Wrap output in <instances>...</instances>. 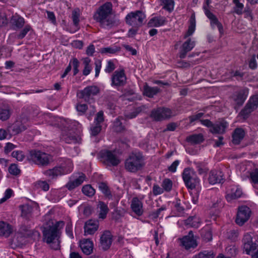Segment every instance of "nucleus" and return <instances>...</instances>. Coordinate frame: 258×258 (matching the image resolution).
<instances>
[{"label":"nucleus","mask_w":258,"mask_h":258,"mask_svg":"<svg viewBox=\"0 0 258 258\" xmlns=\"http://www.w3.org/2000/svg\"><path fill=\"white\" fill-rule=\"evenodd\" d=\"M239 235V232L237 230H230L226 233V237L227 239L231 241H235Z\"/></svg>","instance_id":"8fccbe9b"},{"label":"nucleus","mask_w":258,"mask_h":258,"mask_svg":"<svg viewBox=\"0 0 258 258\" xmlns=\"http://www.w3.org/2000/svg\"><path fill=\"white\" fill-rule=\"evenodd\" d=\"M80 13L78 10H75L73 11L72 19L73 23L76 27H78L80 22L79 20Z\"/></svg>","instance_id":"864d4df0"},{"label":"nucleus","mask_w":258,"mask_h":258,"mask_svg":"<svg viewBox=\"0 0 258 258\" xmlns=\"http://www.w3.org/2000/svg\"><path fill=\"white\" fill-rule=\"evenodd\" d=\"M82 191L85 195L88 197H92L95 193V189L90 185L83 186Z\"/></svg>","instance_id":"a18cd8bd"},{"label":"nucleus","mask_w":258,"mask_h":258,"mask_svg":"<svg viewBox=\"0 0 258 258\" xmlns=\"http://www.w3.org/2000/svg\"><path fill=\"white\" fill-rule=\"evenodd\" d=\"M85 174L82 173L78 178H76L74 180L69 181L66 185V186L69 190L73 189L81 185L85 180Z\"/></svg>","instance_id":"f704fd0d"},{"label":"nucleus","mask_w":258,"mask_h":258,"mask_svg":"<svg viewBox=\"0 0 258 258\" xmlns=\"http://www.w3.org/2000/svg\"><path fill=\"white\" fill-rule=\"evenodd\" d=\"M131 208L133 212L138 216H141L143 214L144 210L143 203L137 197L133 198L131 201Z\"/></svg>","instance_id":"412c9836"},{"label":"nucleus","mask_w":258,"mask_h":258,"mask_svg":"<svg viewBox=\"0 0 258 258\" xmlns=\"http://www.w3.org/2000/svg\"><path fill=\"white\" fill-rule=\"evenodd\" d=\"M179 245L186 250L195 248L198 246L196 237L194 236L192 231L188 232V234L178 238Z\"/></svg>","instance_id":"9b49d317"},{"label":"nucleus","mask_w":258,"mask_h":258,"mask_svg":"<svg viewBox=\"0 0 258 258\" xmlns=\"http://www.w3.org/2000/svg\"><path fill=\"white\" fill-rule=\"evenodd\" d=\"M25 22L24 19L17 13L13 15L10 20V23L14 30L22 28L24 25Z\"/></svg>","instance_id":"b1692460"},{"label":"nucleus","mask_w":258,"mask_h":258,"mask_svg":"<svg viewBox=\"0 0 258 258\" xmlns=\"http://www.w3.org/2000/svg\"><path fill=\"white\" fill-rule=\"evenodd\" d=\"M248 179L254 188H257L258 185V169L249 173Z\"/></svg>","instance_id":"e433bc0d"},{"label":"nucleus","mask_w":258,"mask_h":258,"mask_svg":"<svg viewBox=\"0 0 258 258\" xmlns=\"http://www.w3.org/2000/svg\"><path fill=\"white\" fill-rule=\"evenodd\" d=\"M80 246L84 254L90 255L93 252V242L92 240L84 239L80 241Z\"/></svg>","instance_id":"393cba45"},{"label":"nucleus","mask_w":258,"mask_h":258,"mask_svg":"<svg viewBox=\"0 0 258 258\" xmlns=\"http://www.w3.org/2000/svg\"><path fill=\"white\" fill-rule=\"evenodd\" d=\"M228 126V122L222 120L213 124L212 127L210 128V132L213 134H223L225 132Z\"/></svg>","instance_id":"5701e85b"},{"label":"nucleus","mask_w":258,"mask_h":258,"mask_svg":"<svg viewBox=\"0 0 258 258\" xmlns=\"http://www.w3.org/2000/svg\"><path fill=\"white\" fill-rule=\"evenodd\" d=\"M98 92L99 89L97 87L91 86L86 87L84 90L81 91L78 95L80 98L84 99L86 101H88L91 96L96 95Z\"/></svg>","instance_id":"f3484780"},{"label":"nucleus","mask_w":258,"mask_h":258,"mask_svg":"<svg viewBox=\"0 0 258 258\" xmlns=\"http://www.w3.org/2000/svg\"><path fill=\"white\" fill-rule=\"evenodd\" d=\"M114 130L117 132H121L124 130V127L118 118H117L114 121Z\"/></svg>","instance_id":"0e129e2a"},{"label":"nucleus","mask_w":258,"mask_h":258,"mask_svg":"<svg viewBox=\"0 0 258 258\" xmlns=\"http://www.w3.org/2000/svg\"><path fill=\"white\" fill-rule=\"evenodd\" d=\"M126 76L123 70L115 71L111 77V86L120 87L123 86L126 82Z\"/></svg>","instance_id":"2eb2a0df"},{"label":"nucleus","mask_w":258,"mask_h":258,"mask_svg":"<svg viewBox=\"0 0 258 258\" xmlns=\"http://www.w3.org/2000/svg\"><path fill=\"white\" fill-rule=\"evenodd\" d=\"M215 255L212 250H204L193 256L192 258H214Z\"/></svg>","instance_id":"37998d69"},{"label":"nucleus","mask_w":258,"mask_h":258,"mask_svg":"<svg viewBox=\"0 0 258 258\" xmlns=\"http://www.w3.org/2000/svg\"><path fill=\"white\" fill-rule=\"evenodd\" d=\"M245 133L242 128H236L232 135V142L234 144H239L243 139Z\"/></svg>","instance_id":"c9c22d12"},{"label":"nucleus","mask_w":258,"mask_h":258,"mask_svg":"<svg viewBox=\"0 0 258 258\" xmlns=\"http://www.w3.org/2000/svg\"><path fill=\"white\" fill-rule=\"evenodd\" d=\"M251 210L246 206L239 207L235 219L236 223L239 226H242L249 219L251 215Z\"/></svg>","instance_id":"f8f14e48"},{"label":"nucleus","mask_w":258,"mask_h":258,"mask_svg":"<svg viewBox=\"0 0 258 258\" xmlns=\"http://www.w3.org/2000/svg\"><path fill=\"white\" fill-rule=\"evenodd\" d=\"M201 223V220L197 216H190L184 220V224L187 227L198 228Z\"/></svg>","instance_id":"72a5a7b5"},{"label":"nucleus","mask_w":258,"mask_h":258,"mask_svg":"<svg viewBox=\"0 0 258 258\" xmlns=\"http://www.w3.org/2000/svg\"><path fill=\"white\" fill-rule=\"evenodd\" d=\"M144 160L141 152H133L125 160L124 168L128 172L136 173L144 167L145 165Z\"/></svg>","instance_id":"20e7f679"},{"label":"nucleus","mask_w":258,"mask_h":258,"mask_svg":"<svg viewBox=\"0 0 258 258\" xmlns=\"http://www.w3.org/2000/svg\"><path fill=\"white\" fill-rule=\"evenodd\" d=\"M247 96V91L245 89H241L236 92L232 98L238 105H241L245 101Z\"/></svg>","instance_id":"a878e982"},{"label":"nucleus","mask_w":258,"mask_h":258,"mask_svg":"<svg viewBox=\"0 0 258 258\" xmlns=\"http://www.w3.org/2000/svg\"><path fill=\"white\" fill-rule=\"evenodd\" d=\"M208 19L210 20V25L213 29H214L216 26L221 35L223 33V28L222 24L219 21L217 17L213 13L207 16Z\"/></svg>","instance_id":"473e14b6"},{"label":"nucleus","mask_w":258,"mask_h":258,"mask_svg":"<svg viewBox=\"0 0 258 258\" xmlns=\"http://www.w3.org/2000/svg\"><path fill=\"white\" fill-rule=\"evenodd\" d=\"M166 22V19L164 17H154L149 21L148 26L149 27H158L165 25Z\"/></svg>","instance_id":"c756f323"},{"label":"nucleus","mask_w":258,"mask_h":258,"mask_svg":"<svg viewBox=\"0 0 258 258\" xmlns=\"http://www.w3.org/2000/svg\"><path fill=\"white\" fill-rule=\"evenodd\" d=\"M243 249L246 253L251 255V258H258V249L256 238H252L249 234L244 235L242 240Z\"/></svg>","instance_id":"423d86ee"},{"label":"nucleus","mask_w":258,"mask_h":258,"mask_svg":"<svg viewBox=\"0 0 258 258\" xmlns=\"http://www.w3.org/2000/svg\"><path fill=\"white\" fill-rule=\"evenodd\" d=\"M112 235L110 231H105L101 235L99 246L103 250H108L112 242Z\"/></svg>","instance_id":"dca6fc26"},{"label":"nucleus","mask_w":258,"mask_h":258,"mask_svg":"<svg viewBox=\"0 0 258 258\" xmlns=\"http://www.w3.org/2000/svg\"><path fill=\"white\" fill-rule=\"evenodd\" d=\"M177 114L176 111L168 108H158L152 110L151 116L155 120L160 121L168 119Z\"/></svg>","instance_id":"9d476101"},{"label":"nucleus","mask_w":258,"mask_h":258,"mask_svg":"<svg viewBox=\"0 0 258 258\" xmlns=\"http://www.w3.org/2000/svg\"><path fill=\"white\" fill-rule=\"evenodd\" d=\"M70 64H71V66H72L73 68L74 76L76 75L79 71L78 68L80 62L79 60L76 58H73L70 60Z\"/></svg>","instance_id":"603ef678"},{"label":"nucleus","mask_w":258,"mask_h":258,"mask_svg":"<svg viewBox=\"0 0 258 258\" xmlns=\"http://www.w3.org/2000/svg\"><path fill=\"white\" fill-rule=\"evenodd\" d=\"M160 92L158 87H151L146 83L143 87V94L149 98H153Z\"/></svg>","instance_id":"cd10ccee"},{"label":"nucleus","mask_w":258,"mask_h":258,"mask_svg":"<svg viewBox=\"0 0 258 258\" xmlns=\"http://www.w3.org/2000/svg\"><path fill=\"white\" fill-rule=\"evenodd\" d=\"M11 115L9 108H0V120L5 121L9 118Z\"/></svg>","instance_id":"09e8293b"},{"label":"nucleus","mask_w":258,"mask_h":258,"mask_svg":"<svg viewBox=\"0 0 258 258\" xmlns=\"http://www.w3.org/2000/svg\"><path fill=\"white\" fill-rule=\"evenodd\" d=\"M196 42L191 38H188L182 45L180 49L179 57L184 58L188 52L191 51L195 46Z\"/></svg>","instance_id":"aec40b11"},{"label":"nucleus","mask_w":258,"mask_h":258,"mask_svg":"<svg viewBox=\"0 0 258 258\" xmlns=\"http://www.w3.org/2000/svg\"><path fill=\"white\" fill-rule=\"evenodd\" d=\"M146 15L141 11H136L129 13L125 18V23L134 28L141 27L146 19Z\"/></svg>","instance_id":"0eeeda50"},{"label":"nucleus","mask_w":258,"mask_h":258,"mask_svg":"<svg viewBox=\"0 0 258 258\" xmlns=\"http://www.w3.org/2000/svg\"><path fill=\"white\" fill-rule=\"evenodd\" d=\"M98 187L106 198L108 199H111L112 198L111 191L106 183L104 182L99 183Z\"/></svg>","instance_id":"58836bf2"},{"label":"nucleus","mask_w":258,"mask_h":258,"mask_svg":"<svg viewBox=\"0 0 258 258\" xmlns=\"http://www.w3.org/2000/svg\"><path fill=\"white\" fill-rule=\"evenodd\" d=\"M99 221L97 220L90 219L87 220L84 225V235H92L98 229Z\"/></svg>","instance_id":"a211bd4d"},{"label":"nucleus","mask_w":258,"mask_h":258,"mask_svg":"<svg viewBox=\"0 0 258 258\" xmlns=\"http://www.w3.org/2000/svg\"><path fill=\"white\" fill-rule=\"evenodd\" d=\"M115 69V66L113 62L109 60L107 61V64L104 70L105 72L107 73H110L112 72Z\"/></svg>","instance_id":"052dcab7"},{"label":"nucleus","mask_w":258,"mask_h":258,"mask_svg":"<svg viewBox=\"0 0 258 258\" xmlns=\"http://www.w3.org/2000/svg\"><path fill=\"white\" fill-rule=\"evenodd\" d=\"M21 211V216L26 220H29L32 217L33 212V206L29 204H25L20 206Z\"/></svg>","instance_id":"c85d7f7f"},{"label":"nucleus","mask_w":258,"mask_h":258,"mask_svg":"<svg viewBox=\"0 0 258 258\" xmlns=\"http://www.w3.org/2000/svg\"><path fill=\"white\" fill-rule=\"evenodd\" d=\"M73 169L72 161L69 159H63L59 160L53 168L45 170L44 174L50 179H56L58 176L70 173Z\"/></svg>","instance_id":"7ed1b4c3"},{"label":"nucleus","mask_w":258,"mask_h":258,"mask_svg":"<svg viewBox=\"0 0 258 258\" xmlns=\"http://www.w3.org/2000/svg\"><path fill=\"white\" fill-rule=\"evenodd\" d=\"M27 128L26 126L21 122L17 121L12 124H10L7 126V130L10 135V138L12 135H17Z\"/></svg>","instance_id":"6ab92c4d"},{"label":"nucleus","mask_w":258,"mask_h":258,"mask_svg":"<svg viewBox=\"0 0 258 258\" xmlns=\"http://www.w3.org/2000/svg\"><path fill=\"white\" fill-rule=\"evenodd\" d=\"M242 194V191L240 188L236 186H233L228 191L226 198L228 201H230L240 198Z\"/></svg>","instance_id":"7c9ffc66"},{"label":"nucleus","mask_w":258,"mask_h":258,"mask_svg":"<svg viewBox=\"0 0 258 258\" xmlns=\"http://www.w3.org/2000/svg\"><path fill=\"white\" fill-rule=\"evenodd\" d=\"M233 3L235 4L234 12L237 15H241L243 13L244 5L240 3L239 0H233Z\"/></svg>","instance_id":"c03bdc74"},{"label":"nucleus","mask_w":258,"mask_h":258,"mask_svg":"<svg viewBox=\"0 0 258 258\" xmlns=\"http://www.w3.org/2000/svg\"><path fill=\"white\" fill-rule=\"evenodd\" d=\"M182 178L188 188L194 189L200 185V180L196 172L192 169L186 168L182 173Z\"/></svg>","instance_id":"6e6552de"},{"label":"nucleus","mask_w":258,"mask_h":258,"mask_svg":"<svg viewBox=\"0 0 258 258\" xmlns=\"http://www.w3.org/2000/svg\"><path fill=\"white\" fill-rule=\"evenodd\" d=\"M91 135L94 136L98 135L101 130V126L100 124H95V125L91 127Z\"/></svg>","instance_id":"680f3d73"},{"label":"nucleus","mask_w":258,"mask_h":258,"mask_svg":"<svg viewBox=\"0 0 258 258\" xmlns=\"http://www.w3.org/2000/svg\"><path fill=\"white\" fill-rule=\"evenodd\" d=\"M64 226L63 221H59L55 225L45 228L43 231V240L49 245V247L54 250L60 248V233L58 227Z\"/></svg>","instance_id":"f03ea898"},{"label":"nucleus","mask_w":258,"mask_h":258,"mask_svg":"<svg viewBox=\"0 0 258 258\" xmlns=\"http://www.w3.org/2000/svg\"><path fill=\"white\" fill-rule=\"evenodd\" d=\"M152 192L154 196H157L163 194L164 190L162 187L157 184H154L153 186Z\"/></svg>","instance_id":"69168bd1"},{"label":"nucleus","mask_w":258,"mask_h":258,"mask_svg":"<svg viewBox=\"0 0 258 258\" xmlns=\"http://www.w3.org/2000/svg\"><path fill=\"white\" fill-rule=\"evenodd\" d=\"M12 156L19 161H23L25 157L24 154L21 151H14L12 153Z\"/></svg>","instance_id":"4d7b16f0"},{"label":"nucleus","mask_w":258,"mask_h":258,"mask_svg":"<svg viewBox=\"0 0 258 258\" xmlns=\"http://www.w3.org/2000/svg\"><path fill=\"white\" fill-rule=\"evenodd\" d=\"M28 159L40 166H45L49 164L52 157L50 155L45 152L38 150H32L30 152Z\"/></svg>","instance_id":"39448f33"},{"label":"nucleus","mask_w":258,"mask_h":258,"mask_svg":"<svg viewBox=\"0 0 258 258\" xmlns=\"http://www.w3.org/2000/svg\"><path fill=\"white\" fill-rule=\"evenodd\" d=\"M119 50V49L117 47H104L101 49V52L102 53L114 54L118 51Z\"/></svg>","instance_id":"5fc2aeb1"},{"label":"nucleus","mask_w":258,"mask_h":258,"mask_svg":"<svg viewBox=\"0 0 258 258\" xmlns=\"http://www.w3.org/2000/svg\"><path fill=\"white\" fill-rule=\"evenodd\" d=\"M144 106H140L134 109V110L131 112L125 114V117L128 119H132L136 117L137 115L141 112L142 110L144 108Z\"/></svg>","instance_id":"3c124183"},{"label":"nucleus","mask_w":258,"mask_h":258,"mask_svg":"<svg viewBox=\"0 0 258 258\" xmlns=\"http://www.w3.org/2000/svg\"><path fill=\"white\" fill-rule=\"evenodd\" d=\"M161 186L164 191L169 192L172 189V182L170 179L165 178L163 180Z\"/></svg>","instance_id":"de8ad7c7"},{"label":"nucleus","mask_w":258,"mask_h":258,"mask_svg":"<svg viewBox=\"0 0 258 258\" xmlns=\"http://www.w3.org/2000/svg\"><path fill=\"white\" fill-rule=\"evenodd\" d=\"M226 253L229 255L235 256L237 253V249L235 245H230L226 247Z\"/></svg>","instance_id":"6e6d98bb"},{"label":"nucleus","mask_w":258,"mask_h":258,"mask_svg":"<svg viewBox=\"0 0 258 258\" xmlns=\"http://www.w3.org/2000/svg\"><path fill=\"white\" fill-rule=\"evenodd\" d=\"M31 29L32 28L30 25H25L24 28L19 33L16 34V37L18 39H22Z\"/></svg>","instance_id":"49530a36"},{"label":"nucleus","mask_w":258,"mask_h":258,"mask_svg":"<svg viewBox=\"0 0 258 258\" xmlns=\"http://www.w3.org/2000/svg\"><path fill=\"white\" fill-rule=\"evenodd\" d=\"M9 171L11 174L18 175L20 173L21 170L16 164H12L9 167Z\"/></svg>","instance_id":"13d9d810"},{"label":"nucleus","mask_w":258,"mask_h":258,"mask_svg":"<svg viewBox=\"0 0 258 258\" xmlns=\"http://www.w3.org/2000/svg\"><path fill=\"white\" fill-rule=\"evenodd\" d=\"M163 9L169 12H171L174 9V2L173 0H160Z\"/></svg>","instance_id":"a19ab883"},{"label":"nucleus","mask_w":258,"mask_h":258,"mask_svg":"<svg viewBox=\"0 0 258 258\" xmlns=\"http://www.w3.org/2000/svg\"><path fill=\"white\" fill-rule=\"evenodd\" d=\"M96 209L98 218L101 219H105L109 211L107 205L103 202L99 201L97 205Z\"/></svg>","instance_id":"bb28decb"},{"label":"nucleus","mask_w":258,"mask_h":258,"mask_svg":"<svg viewBox=\"0 0 258 258\" xmlns=\"http://www.w3.org/2000/svg\"><path fill=\"white\" fill-rule=\"evenodd\" d=\"M21 230L22 231L24 232V235L28 237H31L35 233H38L36 231L30 229L28 227L26 226H22L21 228Z\"/></svg>","instance_id":"bf43d9fd"},{"label":"nucleus","mask_w":258,"mask_h":258,"mask_svg":"<svg viewBox=\"0 0 258 258\" xmlns=\"http://www.w3.org/2000/svg\"><path fill=\"white\" fill-rule=\"evenodd\" d=\"M101 157L105 163L113 166L118 165L120 162L114 151L103 150L101 152Z\"/></svg>","instance_id":"4468645a"},{"label":"nucleus","mask_w":258,"mask_h":258,"mask_svg":"<svg viewBox=\"0 0 258 258\" xmlns=\"http://www.w3.org/2000/svg\"><path fill=\"white\" fill-rule=\"evenodd\" d=\"M104 120L103 118V112L102 111H99L96 115L95 118V122L96 124H100L101 122Z\"/></svg>","instance_id":"774afa93"},{"label":"nucleus","mask_w":258,"mask_h":258,"mask_svg":"<svg viewBox=\"0 0 258 258\" xmlns=\"http://www.w3.org/2000/svg\"><path fill=\"white\" fill-rule=\"evenodd\" d=\"M91 59L89 57H85L83 59L84 68L83 71V75L88 76L92 71V67L90 65Z\"/></svg>","instance_id":"79ce46f5"},{"label":"nucleus","mask_w":258,"mask_h":258,"mask_svg":"<svg viewBox=\"0 0 258 258\" xmlns=\"http://www.w3.org/2000/svg\"><path fill=\"white\" fill-rule=\"evenodd\" d=\"M187 142L194 144H200L204 141L203 136L201 134H195L187 138Z\"/></svg>","instance_id":"ea45409f"},{"label":"nucleus","mask_w":258,"mask_h":258,"mask_svg":"<svg viewBox=\"0 0 258 258\" xmlns=\"http://www.w3.org/2000/svg\"><path fill=\"white\" fill-rule=\"evenodd\" d=\"M66 123L64 124V130L62 132V139L68 144L80 143L81 142V137L74 132L69 122L64 120Z\"/></svg>","instance_id":"1a4fd4ad"},{"label":"nucleus","mask_w":258,"mask_h":258,"mask_svg":"<svg viewBox=\"0 0 258 258\" xmlns=\"http://www.w3.org/2000/svg\"><path fill=\"white\" fill-rule=\"evenodd\" d=\"M223 173L220 170H212L209 173L208 181L210 184L220 183L224 180Z\"/></svg>","instance_id":"4be33fe9"},{"label":"nucleus","mask_w":258,"mask_h":258,"mask_svg":"<svg viewBox=\"0 0 258 258\" xmlns=\"http://www.w3.org/2000/svg\"><path fill=\"white\" fill-rule=\"evenodd\" d=\"M112 11V4L110 2H106L100 6L94 15V19L99 22L101 27L108 28L113 27L119 22L110 15Z\"/></svg>","instance_id":"f257e3e1"},{"label":"nucleus","mask_w":258,"mask_h":258,"mask_svg":"<svg viewBox=\"0 0 258 258\" xmlns=\"http://www.w3.org/2000/svg\"><path fill=\"white\" fill-rule=\"evenodd\" d=\"M258 106V95H255L251 97L248 102L240 112V115L244 119L247 118L249 114Z\"/></svg>","instance_id":"ddd939ff"},{"label":"nucleus","mask_w":258,"mask_h":258,"mask_svg":"<svg viewBox=\"0 0 258 258\" xmlns=\"http://www.w3.org/2000/svg\"><path fill=\"white\" fill-rule=\"evenodd\" d=\"M249 67L251 69H255L256 68L257 63L255 59V54H252L251 58L249 60Z\"/></svg>","instance_id":"338daca9"},{"label":"nucleus","mask_w":258,"mask_h":258,"mask_svg":"<svg viewBox=\"0 0 258 258\" xmlns=\"http://www.w3.org/2000/svg\"><path fill=\"white\" fill-rule=\"evenodd\" d=\"M12 232L13 227L10 224L4 221L0 222V236L8 237Z\"/></svg>","instance_id":"2f4dec72"},{"label":"nucleus","mask_w":258,"mask_h":258,"mask_svg":"<svg viewBox=\"0 0 258 258\" xmlns=\"http://www.w3.org/2000/svg\"><path fill=\"white\" fill-rule=\"evenodd\" d=\"M72 223L71 222H69L66 227V232L68 236H69L71 239L74 238V235L73 233V227H72Z\"/></svg>","instance_id":"e2e57ef3"},{"label":"nucleus","mask_w":258,"mask_h":258,"mask_svg":"<svg viewBox=\"0 0 258 258\" xmlns=\"http://www.w3.org/2000/svg\"><path fill=\"white\" fill-rule=\"evenodd\" d=\"M196 28V19L194 14L192 15L190 19V25L187 32L184 35V38H186L191 35L195 32Z\"/></svg>","instance_id":"4c0bfd02"}]
</instances>
